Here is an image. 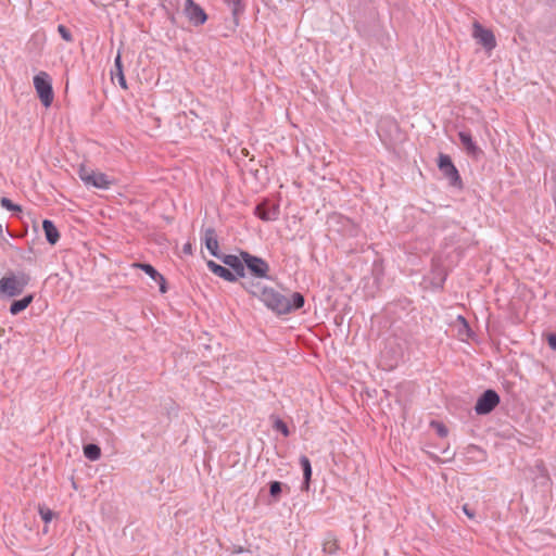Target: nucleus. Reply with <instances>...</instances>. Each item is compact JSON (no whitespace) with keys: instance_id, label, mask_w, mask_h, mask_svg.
Returning <instances> with one entry per match:
<instances>
[{"instance_id":"obj_41","label":"nucleus","mask_w":556,"mask_h":556,"mask_svg":"<svg viewBox=\"0 0 556 556\" xmlns=\"http://www.w3.org/2000/svg\"><path fill=\"white\" fill-rule=\"evenodd\" d=\"M538 468H539V470L546 471L543 462H541L540 465H538Z\"/></svg>"},{"instance_id":"obj_33","label":"nucleus","mask_w":556,"mask_h":556,"mask_svg":"<svg viewBox=\"0 0 556 556\" xmlns=\"http://www.w3.org/2000/svg\"><path fill=\"white\" fill-rule=\"evenodd\" d=\"M38 511H39L41 519L45 521V523H49L55 515L53 510L46 507L45 505H39Z\"/></svg>"},{"instance_id":"obj_22","label":"nucleus","mask_w":556,"mask_h":556,"mask_svg":"<svg viewBox=\"0 0 556 556\" xmlns=\"http://www.w3.org/2000/svg\"><path fill=\"white\" fill-rule=\"evenodd\" d=\"M42 229L47 242L50 243L51 245H54L60 240V232L52 220L43 219Z\"/></svg>"},{"instance_id":"obj_17","label":"nucleus","mask_w":556,"mask_h":556,"mask_svg":"<svg viewBox=\"0 0 556 556\" xmlns=\"http://www.w3.org/2000/svg\"><path fill=\"white\" fill-rule=\"evenodd\" d=\"M207 268L216 276L223 278L226 281L229 282H236L237 281V275H235L229 268L217 264L214 261H207L206 263Z\"/></svg>"},{"instance_id":"obj_11","label":"nucleus","mask_w":556,"mask_h":556,"mask_svg":"<svg viewBox=\"0 0 556 556\" xmlns=\"http://www.w3.org/2000/svg\"><path fill=\"white\" fill-rule=\"evenodd\" d=\"M472 35L478 43L486 51H491L496 47V39L493 31L483 27L479 22H475Z\"/></svg>"},{"instance_id":"obj_13","label":"nucleus","mask_w":556,"mask_h":556,"mask_svg":"<svg viewBox=\"0 0 556 556\" xmlns=\"http://www.w3.org/2000/svg\"><path fill=\"white\" fill-rule=\"evenodd\" d=\"M135 267L137 268H140L142 271H144L151 279H153L155 282L159 283V287H160V292L161 293H166L168 288H167V282H166V279L164 278V276L162 274H160L155 267H153L151 264L149 263H136L134 265Z\"/></svg>"},{"instance_id":"obj_37","label":"nucleus","mask_w":556,"mask_h":556,"mask_svg":"<svg viewBox=\"0 0 556 556\" xmlns=\"http://www.w3.org/2000/svg\"><path fill=\"white\" fill-rule=\"evenodd\" d=\"M545 339H546L548 346L552 350L556 351V332L546 333Z\"/></svg>"},{"instance_id":"obj_9","label":"nucleus","mask_w":556,"mask_h":556,"mask_svg":"<svg viewBox=\"0 0 556 556\" xmlns=\"http://www.w3.org/2000/svg\"><path fill=\"white\" fill-rule=\"evenodd\" d=\"M254 214L264 222L277 220L280 215V206L278 203L264 198L255 205Z\"/></svg>"},{"instance_id":"obj_39","label":"nucleus","mask_w":556,"mask_h":556,"mask_svg":"<svg viewBox=\"0 0 556 556\" xmlns=\"http://www.w3.org/2000/svg\"><path fill=\"white\" fill-rule=\"evenodd\" d=\"M182 252L185 254H192V244L190 242H187L182 245Z\"/></svg>"},{"instance_id":"obj_29","label":"nucleus","mask_w":556,"mask_h":556,"mask_svg":"<svg viewBox=\"0 0 556 556\" xmlns=\"http://www.w3.org/2000/svg\"><path fill=\"white\" fill-rule=\"evenodd\" d=\"M432 274H433V283L435 286L442 288L443 283L446 279V276H447L445 269L440 265H433Z\"/></svg>"},{"instance_id":"obj_4","label":"nucleus","mask_w":556,"mask_h":556,"mask_svg":"<svg viewBox=\"0 0 556 556\" xmlns=\"http://www.w3.org/2000/svg\"><path fill=\"white\" fill-rule=\"evenodd\" d=\"M34 87L41 104L45 108L51 106L54 99L51 76L47 72H39L34 76Z\"/></svg>"},{"instance_id":"obj_6","label":"nucleus","mask_w":556,"mask_h":556,"mask_svg":"<svg viewBox=\"0 0 556 556\" xmlns=\"http://www.w3.org/2000/svg\"><path fill=\"white\" fill-rule=\"evenodd\" d=\"M437 165L439 170L446 178L450 185L457 189H463L464 184L460 174L453 163L452 157L448 154L439 153Z\"/></svg>"},{"instance_id":"obj_19","label":"nucleus","mask_w":556,"mask_h":556,"mask_svg":"<svg viewBox=\"0 0 556 556\" xmlns=\"http://www.w3.org/2000/svg\"><path fill=\"white\" fill-rule=\"evenodd\" d=\"M443 224L444 225L440 226L443 230L448 228V226H452L456 230V231L450 233L448 236L444 237V241H445V245L446 247L453 245V244L457 243L459 241L458 237L466 232V228L465 227H460L459 224L455 223L454 220L443 222Z\"/></svg>"},{"instance_id":"obj_35","label":"nucleus","mask_w":556,"mask_h":556,"mask_svg":"<svg viewBox=\"0 0 556 556\" xmlns=\"http://www.w3.org/2000/svg\"><path fill=\"white\" fill-rule=\"evenodd\" d=\"M58 33L60 34L61 38L65 40L66 42H73L74 37L70 28H67L65 25L60 24L58 26Z\"/></svg>"},{"instance_id":"obj_10","label":"nucleus","mask_w":556,"mask_h":556,"mask_svg":"<svg viewBox=\"0 0 556 556\" xmlns=\"http://www.w3.org/2000/svg\"><path fill=\"white\" fill-rule=\"evenodd\" d=\"M184 14L186 15L190 24H192L195 27L204 25L208 18L204 9L194 0L185 1Z\"/></svg>"},{"instance_id":"obj_31","label":"nucleus","mask_w":556,"mask_h":556,"mask_svg":"<svg viewBox=\"0 0 556 556\" xmlns=\"http://www.w3.org/2000/svg\"><path fill=\"white\" fill-rule=\"evenodd\" d=\"M430 427L437 432V434L440 438H445L448 434V429L442 421L431 420Z\"/></svg>"},{"instance_id":"obj_28","label":"nucleus","mask_w":556,"mask_h":556,"mask_svg":"<svg viewBox=\"0 0 556 556\" xmlns=\"http://www.w3.org/2000/svg\"><path fill=\"white\" fill-rule=\"evenodd\" d=\"M83 451H84L85 457L88 458L89 460L94 462L101 457V448L96 443L85 444L83 447Z\"/></svg>"},{"instance_id":"obj_1","label":"nucleus","mask_w":556,"mask_h":556,"mask_svg":"<svg viewBox=\"0 0 556 556\" xmlns=\"http://www.w3.org/2000/svg\"><path fill=\"white\" fill-rule=\"evenodd\" d=\"M258 300L278 316L299 311L305 304V298L301 292H293L289 299L274 288L266 286L262 287Z\"/></svg>"},{"instance_id":"obj_18","label":"nucleus","mask_w":556,"mask_h":556,"mask_svg":"<svg viewBox=\"0 0 556 556\" xmlns=\"http://www.w3.org/2000/svg\"><path fill=\"white\" fill-rule=\"evenodd\" d=\"M299 462L303 471V482L301 485V490L307 492L309 490V485L312 482V464L306 455H301Z\"/></svg>"},{"instance_id":"obj_30","label":"nucleus","mask_w":556,"mask_h":556,"mask_svg":"<svg viewBox=\"0 0 556 556\" xmlns=\"http://www.w3.org/2000/svg\"><path fill=\"white\" fill-rule=\"evenodd\" d=\"M241 287L251 295L256 296L258 299L262 286L260 282H255L254 280H244L241 281Z\"/></svg>"},{"instance_id":"obj_34","label":"nucleus","mask_w":556,"mask_h":556,"mask_svg":"<svg viewBox=\"0 0 556 556\" xmlns=\"http://www.w3.org/2000/svg\"><path fill=\"white\" fill-rule=\"evenodd\" d=\"M0 204L3 208L10 211V212H22V207L18 204L13 203L9 198H1Z\"/></svg>"},{"instance_id":"obj_20","label":"nucleus","mask_w":556,"mask_h":556,"mask_svg":"<svg viewBox=\"0 0 556 556\" xmlns=\"http://www.w3.org/2000/svg\"><path fill=\"white\" fill-rule=\"evenodd\" d=\"M268 491L270 496L269 503H278L283 491L290 492V486L287 483L274 480L268 483Z\"/></svg>"},{"instance_id":"obj_25","label":"nucleus","mask_w":556,"mask_h":556,"mask_svg":"<svg viewBox=\"0 0 556 556\" xmlns=\"http://www.w3.org/2000/svg\"><path fill=\"white\" fill-rule=\"evenodd\" d=\"M33 300H34L33 294H27L20 300H14L10 305V313L12 315H18L21 312H23L24 309H26L29 306V304L33 302Z\"/></svg>"},{"instance_id":"obj_15","label":"nucleus","mask_w":556,"mask_h":556,"mask_svg":"<svg viewBox=\"0 0 556 556\" xmlns=\"http://www.w3.org/2000/svg\"><path fill=\"white\" fill-rule=\"evenodd\" d=\"M203 241L206 247V249L210 251V253L214 256L220 260L222 253H219V245L217 240V235L214 228L208 227L204 230L203 233Z\"/></svg>"},{"instance_id":"obj_40","label":"nucleus","mask_w":556,"mask_h":556,"mask_svg":"<svg viewBox=\"0 0 556 556\" xmlns=\"http://www.w3.org/2000/svg\"><path fill=\"white\" fill-rule=\"evenodd\" d=\"M168 20L172 22V24H176V17L173 13L168 14Z\"/></svg>"},{"instance_id":"obj_7","label":"nucleus","mask_w":556,"mask_h":556,"mask_svg":"<svg viewBox=\"0 0 556 556\" xmlns=\"http://www.w3.org/2000/svg\"><path fill=\"white\" fill-rule=\"evenodd\" d=\"M78 176L86 186H91L98 189L108 190L113 184V179H111L106 174L93 170L84 165L80 166Z\"/></svg>"},{"instance_id":"obj_3","label":"nucleus","mask_w":556,"mask_h":556,"mask_svg":"<svg viewBox=\"0 0 556 556\" xmlns=\"http://www.w3.org/2000/svg\"><path fill=\"white\" fill-rule=\"evenodd\" d=\"M28 282L29 276L25 273L4 276L0 279V293L9 298L17 296L23 293Z\"/></svg>"},{"instance_id":"obj_42","label":"nucleus","mask_w":556,"mask_h":556,"mask_svg":"<svg viewBox=\"0 0 556 556\" xmlns=\"http://www.w3.org/2000/svg\"><path fill=\"white\" fill-rule=\"evenodd\" d=\"M236 553H242L243 552V548L242 547H237V549L235 551Z\"/></svg>"},{"instance_id":"obj_5","label":"nucleus","mask_w":556,"mask_h":556,"mask_svg":"<svg viewBox=\"0 0 556 556\" xmlns=\"http://www.w3.org/2000/svg\"><path fill=\"white\" fill-rule=\"evenodd\" d=\"M241 257L245 263V271L258 279H269V264L262 257L253 255L248 251H241Z\"/></svg>"},{"instance_id":"obj_36","label":"nucleus","mask_w":556,"mask_h":556,"mask_svg":"<svg viewBox=\"0 0 556 556\" xmlns=\"http://www.w3.org/2000/svg\"><path fill=\"white\" fill-rule=\"evenodd\" d=\"M457 320L462 324V328L459 329V333L465 332L468 337H471L472 330H471L467 319L464 316L459 315L457 317Z\"/></svg>"},{"instance_id":"obj_32","label":"nucleus","mask_w":556,"mask_h":556,"mask_svg":"<svg viewBox=\"0 0 556 556\" xmlns=\"http://www.w3.org/2000/svg\"><path fill=\"white\" fill-rule=\"evenodd\" d=\"M273 428L276 431H279L286 438L290 435V430H289L288 425L282 419H280L279 417L275 418L274 424H273Z\"/></svg>"},{"instance_id":"obj_26","label":"nucleus","mask_w":556,"mask_h":556,"mask_svg":"<svg viewBox=\"0 0 556 556\" xmlns=\"http://www.w3.org/2000/svg\"><path fill=\"white\" fill-rule=\"evenodd\" d=\"M371 276L374 283L377 288H380L384 278V266L382 260H375L371 266Z\"/></svg>"},{"instance_id":"obj_12","label":"nucleus","mask_w":556,"mask_h":556,"mask_svg":"<svg viewBox=\"0 0 556 556\" xmlns=\"http://www.w3.org/2000/svg\"><path fill=\"white\" fill-rule=\"evenodd\" d=\"M220 261L229 267V269L237 275L238 278H245L247 271H245V263L243 258L240 255L235 254H225L222 255Z\"/></svg>"},{"instance_id":"obj_2","label":"nucleus","mask_w":556,"mask_h":556,"mask_svg":"<svg viewBox=\"0 0 556 556\" xmlns=\"http://www.w3.org/2000/svg\"><path fill=\"white\" fill-rule=\"evenodd\" d=\"M327 226L330 231L346 238H355L359 233V226L354 220L337 212L328 216Z\"/></svg>"},{"instance_id":"obj_21","label":"nucleus","mask_w":556,"mask_h":556,"mask_svg":"<svg viewBox=\"0 0 556 556\" xmlns=\"http://www.w3.org/2000/svg\"><path fill=\"white\" fill-rule=\"evenodd\" d=\"M46 34L43 31L34 33L26 46L28 51L40 54L46 43Z\"/></svg>"},{"instance_id":"obj_38","label":"nucleus","mask_w":556,"mask_h":556,"mask_svg":"<svg viewBox=\"0 0 556 556\" xmlns=\"http://www.w3.org/2000/svg\"><path fill=\"white\" fill-rule=\"evenodd\" d=\"M463 511L470 519H473L476 516L475 510L472 508H470V506L468 504L463 505Z\"/></svg>"},{"instance_id":"obj_8","label":"nucleus","mask_w":556,"mask_h":556,"mask_svg":"<svg viewBox=\"0 0 556 556\" xmlns=\"http://www.w3.org/2000/svg\"><path fill=\"white\" fill-rule=\"evenodd\" d=\"M501 403L498 393L493 389H486L477 399L475 412L479 416L491 414Z\"/></svg>"},{"instance_id":"obj_16","label":"nucleus","mask_w":556,"mask_h":556,"mask_svg":"<svg viewBox=\"0 0 556 556\" xmlns=\"http://www.w3.org/2000/svg\"><path fill=\"white\" fill-rule=\"evenodd\" d=\"M464 456L471 464L484 463L488 459L486 452L476 444L467 445L464 448Z\"/></svg>"},{"instance_id":"obj_24","label":"nucleus","mask_w":556,"mask_h":556,"mask_svg":"<svg viewBox=\"0 0 556 556\" xmlns=\"http://www.w3.org/2000/svg\"><path fill=\"white\" fill-rule=\"evenodd\" d=\"M224 2L230 8L235 26L239 25L240 16L245 11V3L243 0H224Z\"/></svg>"},{"instance_id":"obj_27","label":"nucleus","mask_w":556,"mask_h":556,"mask_svg":"<svg viewBox=\"0 0 556 556\" xmlns=\"http://www.w3.org/2000/svg\"><path fill=\"white\" fill-rule=\"evenodd\" d=\"M114 68H115V72H112V75L116 76L118 85L121 86V88H123L125 90L128 89L127 81H126V78H125V75H124V71H123L122 56H121L119 52L117 53V55H116V58L114 60Z\"/></svg>"},{"instance_id":"obj_14","label":"nucleus","mask_w":556,"mask_h":556,"mask_svg":"<svg viewBox=\"0 0 556 556\" xmlns=\"http://www.w3.org/2000/svg\"><path fill=\"white\" fill-rule=\"evenodd\" d=\"M458 138L468 155H470L472 157H478L479 155H481L483 153L482 150L477 146L476 141L473 140V138L469 131H466V130L459 131Z\"/></svg>"},{"instance_id":"obj_23","label":"nucleus","mask_w":556,"mask_h":556,"mask_svg":"<svg viewBox=\"0 0 556 556\" xmlns=\"http://www.w3.org/2000/svg\"><path fill=\"white\" fill-rule=\"evenodd\" d=\"M340 549L337 535L333 532H327L323 542V552L329 555H336Z\"/></svg>"}]
</instances>
